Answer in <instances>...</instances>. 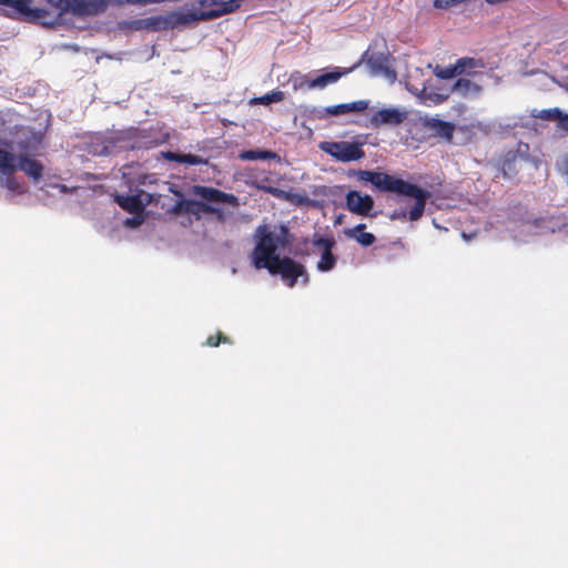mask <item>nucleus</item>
<instances>
[{"mask_svg":"<svg viewBox=\"0 0 568 568\" xmlns=\"http://www.w3.org/2000/svg\"><path fill=\"white\" fill-rule=\"evenodd\" d=\"M369 100H358L349 103H342L325 108V113L328 115H342L347 113H361L369 108Z\"/></svg>","mask_w":568,"mask_h":568,"instance_id":"2eb2a0df","label":"nucleus"},{"mask_svg":"<svg viewBox=\"0 0 568 568\" xmlns=\"http://www.w3.org/2000/svg\"><path fill=\"white\" fill-rule=\"evenodd\" d=\"M202 6L204 8L212 7V9L205 13V18L211 19L235 11L240 8V2L239 0H203Z\"/></svg>","mask_w":568,"mask_h":568,"instance_id":"9b49d317","label":"nucleus"},{"mask_svg":"<svg viewBox=\"0 0 568 568\" xmlns=\"http://www.w3.org/2000/svg\"><path fill=\"white\" fill-rule=\"evenodd\" d=\"M333 242L325 239H316L314 246L316 252L321 254V260L317 262V270L321 272L331 271L335 265V257L332 254Z\"/></svg>","mask_w":568,"mask_h":568,"instance_id":"9d476101","label":"nucleus"},{"mask_svg":"<svg viewBox=\"0 0 568 568\" xmlns=\"http://www.w3.org/2000/svg\"><path fill=\"white\" fill-rule=\"evenodd\" d=\"M256 245L252 252V262L256 268H266L271 274H280L285 284L292 287L302 276L306 284L308 277L302 265L284 255L290 243L285 226L261 225L255 232Z\"/></svg>","mask_w":568,"mask_h":568,"instance_id":"f257e3e1","label":"nucleus"},{"mask_svg":"<svg viewBox=\"0 0 568 568\" xmlns=\"http://www.w3.org/2000/svg\"><path fill=\"white\" fill-rule=\"evenodd\" d=\"M165 159L170 161H178L181 163H186L190 165H201L205 164L206 160H204L201 156L194 155V154H179L174 152H168L165 153Z\"/></svg>","mask_w":568,"mask_h":568,"instance_id":"412c9836","label":"nucleus"},{"mask_svg":"<svg viewBox=\"0 0 568 568\" xmlns=\"http://www.w3.org/2000/svg\"><path fill=\"white\" fill-rule=\"evenodd\" d=\"M534 116L541 120L556 121L557 116H560V111L557 108L549 110H540L534 113Z\"/></svg>","mask_w":568,"mask_h":568,"instance_id":"bb28decb","label":"nucleus"},{"mask_svg":"<svg viewBox=\"0 0 568 568\" xmlns=\"http://www.w3.org/2000/svg\"><path fill=\"white\" fill-rule=\"evenodd\" d=\"M423 125L429 131L445 139H452L454 132V125L448 122H444L437 118L425 116L422 118Z\"/></svg>","mask_w":568,"mask_h":568,"instance_id":"f3484780","label":"nucleus"},{"mask_svg":"<svg viewBox=\"0 0 568 568\" xmlns=\"http://www.w3.org/2000/svg\"><path fill=\"white\" fill-rule=\"evenodd\" d=\"M221 341H226V337L223 336L222 334L219 335V339L217 341H214L213 337H209L207 341H206V344L209 346H217Z\"/></svg>","mask_w":568,"mask_h":568,"instance_id":"2f4dec72","label":"nucleus"},{"mask_svg":"<svg viewBox=\"0 0 568 568\" xmlns=\"http://www.w3.org/2000/svg\"><path fill=\"white\" fill-rule=\"evenodd\" d=\"M0 3L17 8H24L31 3V0H0Z\"/></svg>","mask_w":568,"mask_h":568,"instance_id":"c756f323","label":"nucleus"},{"mask_svg":"<svg viewBox=\"0 0 568 568\" xmlns=\"http://www.w3.org/2000/svg\"><path fill=\"white\" fill-rule=\"evenodd\" d=\"M407 118V111L399 108H385L378 110L372 118L373 126L397 125Z\"/></svg>","mask_w":568,"mask_h":568,"instance_id":"0eeeda50","label":"nucleus"},{"mask_svg":"<svg viewBox=\"0 0 568 568\" xmlns=\"http://www.w3.org/2000/svg\"><path fill=\"white\" fill-rule=\"evenodd\" d=\"M353 70L354 67L348 69L336 67L332 71L313 79L308 84V89H324L329 84L336 83L342 77L348 74Z\"/></svg>","mask_w":568,"mask_h":568,"instance_id":"f8f14e48","label":"nucleus"},{"mask_svg":"<svg viewBox=\"0 0 568 568\" xmlns=\"http://www.w3.org/2000/svg\"><path fill=\"white\" fill-rule=\"evenodd\" d=\"M545 223H546L545 220L536 221L532 223L531 222L523 223L519 226L520 231L518 234H516V239L519 241H526L529 235L542 233Z\"/></svg>","mask_w":568,"mask_h":568,"instance_id":"6ab92c4d","label":"nucleus"},{"mask_svg":"<svg viewBox=\"0 0 568 568\" xmlns=\"http://www.w3.org/2000/svg\"><path fill=\"white\" fill-rule=\"evenodd\" d=\"M17 170L23 171L33 180L42 176V164L27 155H16L9 151L0 149V184L13 192L21 191V183L13 175Z\"/></svg>","mask_w":568,"mask_h":568,"instance_id":"f03ea898","label":"nucleus"},{"mask_svg":"<svg viewBox=\"0 0 568 568\" xmlns=\"http://www.w3.org/2000/svg\"><path fill=\"white\" fill-rule=\"evenodd\" d=\"M450 90L443 92V93H436L432 91H427L426 88H424L420 92H416V95L418 97L419 101L426 105L430 104H440L443 103L449 95Z\"/></svg>","mask_w":568,"mask_h":568,"instance_id":"aec40b11","label":"nucleus"},{"mask_svg":"<svg viewBox=\"0 0 568 568\" xmlns=\"http://www.w3.org/2000/svg\"><path fill=\"white\" fill-rule=\"evenodd\" d=\"M405 216H406V212H405V211H402V212H398V213H397V212H395L390 217H392L393 220H395V219H402V217H405Z\"/></svg>","mask_w":568,"mask_h":568,"instance_id":"72a5a7b5","label":"nucleus"},{"mask_svg":"<svg viewBox=\"0 0 568 568\" xmlns=\"http://www.w3.org/2000/svg\"><path fill=\"white\" fill-rule=\"evenodd\" d=\"M133 216L129 217L124 221V225L128 227H136L141 225L144 222V214L143 213H132Z\"/></svg>","mask_w":568,"mask_h":568,"instance_id":"cd10ccee","label":"nucleus"},{"mask_svg":"<svg viewBox=\"0 0 568 568\" xmlns=\"http://www.w3.org/2000/svg\"><path fill=\"white\" fill-rule=\"evenodd\" d=\"M194 193L200 195L202 199L209 200V201H220L222 193L205 186H194Z\"/></svg>","mask_w":568,"mask_h":568,"instance_id":"b1692460","label":"nucleus"},{"mask_svg":"<svg viewBox=\"0 0 568 568\" xmlns=\"http://www.w3.org/2000/svg\"><path fill=\"white\" fill-rule=\"evenodd\" d=\"M357 175L359 180L371 182L375 187L379 189L381 191L394 192L397 185H402L399 183L400 179L388 175L386 173L358 171Z\"/></svg>","mask_w":568,"mask_h":568,"instance_id":"39448f33","label":"nucleus"},{"mask_svg":"<svg viewBox=\"0 0 568 568\" xmlns=\"http://www.w3.org/2000/svg\"><path fill=\"white\" fill-rule=\"evenodd\" d=\"M367 67L369 72L374 77H382L389 83H394L396 80V72L392 68L388 58L384 55H372L367 60Z\"/></svg>","mask_w":568,"mask_h":568,"instance_id":"6e6552de","label":"nucleus"},{"mask_svg":"<svg viewBox=\"0 0 568 568\" xmlns=\"http://www.w3.org/2000/svg\"><path fill=\"white\" fill-rule=\"evenodd\" d=\"M106 8V0H74L73 12L82 16H91L104 12Z\"/></svg>","mask_w":568,"mask_h":568,"instance_id":"dca6fc26","label":"nucleus"},{"mask_svg":"<svg viewBox=\"0 0 568 568\" xmlns=\"http://www.w3.org/2000/svg\"><path fill=\"white\" fill-rule=\"evenodd\" d=\"M270 192H271L272 194H274V195H277V196H280V195H283V194H284V192H283V191H280V190H277V189H270Z\"/></svg>","mask_w":568,"mask_h":568,"instance_id":"f704fd0d","label":"nucleus"},{"mask_svg":"<svg viewBox=\"0 0 568 568\" xmlns=\"http://www.w3.org/2000/svg\"><path fill=\"white\" fill-rule=\"evenodd\" d=\"M346 205L347 209L353 213L367 215L373 209L374 201L372 196L367 194H362L357 191H351L346 195Z\"/></svg>","mask_w":568,"mask_h":568,"instance_id":"1a4fd4ad","label":"nucleus"},{"mask_svg":"<svg viewBox=\"0 0 568 568\" xmlns=\"http://www.w3.org/2000/svg\"><path fill=\"white\" fill-rule=\"evenodd\" d=\"M365 225L359 224L352 229H345L344 234L346 237L355 240L363 246H369L375 242V236L372 233L364 231Z\"/></svg>","mask_w":568,"mask_h":568,"instance_id":"a211bd4d","label":"nucleus"},{"mask_svg":"<svg viewBox=\"0 0 568 568\" xmlns=\"http://www.w3.org/2000/svg\"><path fill=\"white\" fill-rule=\"evenodd\" d=\"M318 148L329 154L332 158L339 162H352L364 158L365 153L361 144L352 142H329L324 141L318 144Z\"/></svg>","mask_w":568,"mask_h":568,"instance_id":"7ed1b4c3","label":"nucleus"},{"mask_svg":"<svg viewBox=\"0 0 568 568\" xmlns=\"http://www.w3.org/2000/svg\"><path fill=\"white\" fill-rule=\"evenodd\" d=\"M92 152H93L94 154H98V155H108V154H110V153H111V151L109 150V148H108V146H103V148H101L100 150L94 149Z\"/></svg>","mask_w":568,"mask_h":568,"instance_id":"473e14b6","label":"nucleus"},{"mask_svg":"<svg viewBox=\"0 0 568 568\" xmlns=\"http://www.w3.org/2000/svg\"><path fill=\"white\" fill-rule=\"evenodd\" d=\"M288 81L292 84L293 89L295 91H297V90H301V89H304V88L308 89V84H310V82L312 80H310L307 78V75H305V74H302L300 72H294V73L291 74Z\"/></svg>","mask_w":568,"mask_h":568,"instance_id":"a878e982","label":"nucleus"},{"mask_svg":"<svg viewBox=\"0 0 568 568\" xmlns=\"http://www.w3.org/2000/svg\"><path fill=\"white\" fill-rule=\"evenodd\" d=\"M284 99V93L282 91H273L271 93H266L262 97L254 98L251 100V104H271L274 102H280Z\"/></svg>","mask_w":568,"mask_h":568,"instance_id":"5701e85b","label":"nucleus"},{"mask_svg":"<svg viewBox=\"0 0 568 568\" xmlns=\"http://www.w3.org/2000/svg\"><path fill=\"white\" fill-rule=\"evenodd\" d=\"M115 201L129 213H143L145 206L151 202V195L144 191H139L132 195H116Z\"/></svg>","mask_w":568,"mask_h":568,"instance_id":"423d86ee","label":"nucleus"},{"mask_svg":"<svg viewBox=\"0 0 568 568\" xmlns=\"http://www.w3.org/2000/svg\"><path fill=\"white\" fill-rule=\"evenodd\" d=\"M450 93L466 99L476 98L481 93V85L471 79L460 78L452 85Z\"/></svg>","mask_w":568,"mask_h":568,"instance_id":"ddd939ff","label":"nucleus"},{"mask_svg":"<svg viewBox=\"0 0 568 568\" xmlns=\"http://www.w3.org/2000/svg\"><path fill=\"white\" fill-rule=\"evenodd\" d=\"M199 206L200 204L194 202V201H190V200H181L179 201L174 209H173V212L175 214H179V213H182V212H186V213H196L197 210H199Z\"/></svg>","mask_w":568,"mask_h":568,"instance_id":"393cba45","label":"nucleus"},{"mask_svg":"<svg viewBox=\"0 0 568 568\" xmlns=\"http://www.w3.org/2000/svg\"><path fill=\"white\" fill-rule=\"evenodd\" d=\"M556 121L559 123L560 128L568 131V115H565L560 112V116H557Z\"/></svg>","mask_w":568,"mask_h":568,"instance_id":"7c9ffc66","label":"nucleus"},{"mask_svg":"<svg viewBox=\"0 0 568 568\" xmlns=\"http://www.w3.org/2000/svg\"><path fill=\"white\" fill-rule=\"evenodd\" d=\"M49 2L61 9H70L73 11L74 0H49Z\"/></svg>","mask_w":568,"mask_h":568,"instance_id":"c85d7f7f","label":"nucleus"},{"mask_svg":"<svg viewBox=\"0 0 568 568\" xmlns=\"http://www.w3.org/2000/svg\"><path fill=\"white\" fill-rule=\"evenodd\" d=\"M399 183L402 185H397L394 193L407 195L415 199V204L409 211V219L412 221H416L423 215L426 200L428 199L429 193L414 184L405 182L404 180H400Z\"/></svg>","mask_w":568,"mask_h":568,"instance_id":"20e7f679","label":"nucleus"},{"mask_svg":"<svg viewBox=\"0 0 568 568\" xmlns=\"http://www.w3.org/2000/svg\"><path fill=\"white\" fill-rule=\"evenodd\" d=\"M242 160H267V159H277V154L272 151H262V150H250L240 154Z\"/></svg>","mask_w":568,"mask_h":568,"instance_id":"4be33fe9","label":"nucleus"},{"mask_svg":"<svg viewBox=\"0 0 568 568\" xmlns=\"http://www.w3.org/2000/svg\"><path fill=\"white\" fill-rule=\"evenodd\" d=\"M479 67V62L474 59H459L454 65L446 67L436 72V75L442 79H450L463 73H467L468 70Z\"/></svg>","mask_w":568,"mask_h":568,"instance_id":"4468645a","label":"nucleus"}]
</instances>
